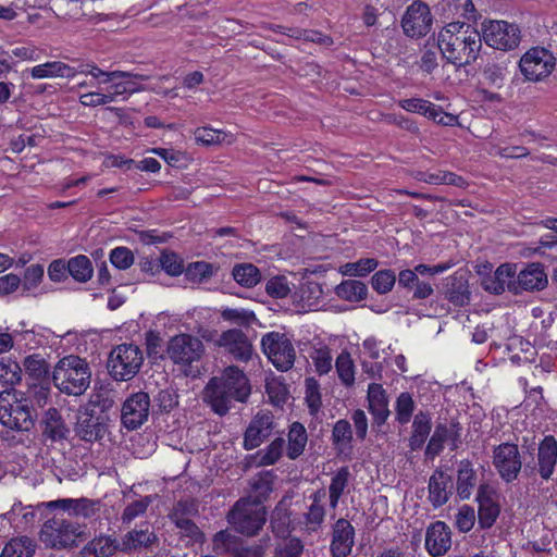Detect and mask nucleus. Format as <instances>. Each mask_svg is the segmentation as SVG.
<instances>
[{"instance_id": "1", "label": "nucleus", "mask_w": 557, "mask_h": 557, "mask_svg": "<svg viewBox=\"0 0 557 557\" xmlns=\"http://www.w3.org/2000/svg\"><path fill=\"white\" fill-rule=\"evenodd\" d=\"M251 388L245 373L235 366L212 377L203 389V401L219 416H225L234 401L245 403Z\"/></svg>"}, {"instance_id": "2", "label": "nucleus", "mask_w": 557, "mask_h": 557, "mask_svg": "<svg viewBox=\"0 0 557 557\" xmlns=\"http://www.w3.org/2000/svg\"><path fill=\"white\" fill-rule=\"evenodd\" d=\"M438 48L443 57L455 65L474 62L481 49V34L470 24L453 22L438 34Z\"/></svg>"}, {"instance_id": "3", "label": "nucleus", "mask_w": 557, "mask_h": 557, "mask_svg": "<svg viewBox=\"0 0 557 557\" xmlns=\"http://www.w3.org/2000/svg\"><path fill=\"white\" fill-rule=\"evenodd\" d=\"M53 385L69 396H81L91 382V368L86 359L76 355L61 358L52 371Z\"/></svg>"}, {"instance_id": "4", "label": "nucleus", "mask_w": 557, "mask_h": 557, "mask_svg": "<svg viewBox=\"0 0 557 557\" xmlns=\"http://www.w3.org/2000/svg\"><path fill=\"white\" fill-rule=\"evenodd\" d=\"M234 530L246 536H255L267 522V509L251 497L240 498L227 513Z\"/></svg>"}, {"instance_id": "5", "label": "nucleus", "mask_w": 557, "mask_h": 557, "mask_svg": "<svg viewBox=\"0 0 557 557\" xmlns=\"http://www.w3.org/2000/svg\"><path fill=\"white\" fill-rule=\"evenodd\" d=\"M144 362L141 349L134 344H122L109 355V374L120 382L132 380L140 370Z\"/></svg>"}, {"instance_id": "6", "label": "nucleus", "mask_w": 557, "mask_h": 557, "mask_svg": "<svg viewBox=\"0 0 557 557\" xmlns=\"http://www.w3.org/2000/svg\"><path fill=\"white\" fill-rule=\"evenodd\" d=\"M83 533L78 523L54 516L44 523L39 539L46 547L61 549L76 545Z\"/></svg>"}, {"instance_id": "7", "label": "nucleus", "mask_w": 557, "mask_h": 557, "mask_svg": "<svg viewBox=\"0 0 557 557\" xmlns=\"http://www.w3.org/2000/svg\"><path fill=\"white\" fill-rule=\"evenodd\" d=\"M481 41L494 49L510 51L519 47L521 29L515 23L503 20L484 21L481 26Z\"/></svg>"}, {"instance_id": "8", "label": "nucleus", "mask_w": 557, "mask_h": 557, "mask_svg": "<svg viewBox=\"0 0 557 557\" xmlns=\"http://www.w3.org/2000/svg\"><path fill=\"white\" fill-rule=\"evenodd\" d=\"M0 423L21 432L29 431L34 426L29 406L17 399L15 392L0 393Z\"/></svg>"}, {"instance_id": "9", "label": "nucleus", "mask_w": 557, "mask_h": 557, "mask_svg": "<svg viewBox=\"0 0 557 557\" xmlns=\"http://www.w3.org/2000/svg\"><path fill=\"white\" fill-rule=\"evenodd\" d=\"M170 360L181 367H191L205 355V345L198 337L182 333L171 337L166 345Z\"/></svg>"}, {"instance_id": "10", "label": "nucleus", "mask_w": 557, "mask_h": 557, "mask_svg": "<svg viewBox=\"0 0 557 557\" xmlns=\"http://www.w3.org/2000/svg\"><path fill=\"white\" fill-rule=\"evenodd\" d=\"M263 352L278 371H288L293 368L296 351L290 339L282 333L270 332L262 336Z\"/></svg>"}, {"instance_id": "11", "label": "nucleus", "mask_w": 557, "mask_h": 557, "mask_svg": "<svg viewBox=\"0 0 557 557\" xmlns=\"http://www.w3.org/2000/svg\"><path fill=\"white\" fill-rule=\"evenodd\" d=\"M555 64V57L544 48L530 49L519 62L521 73L531 82L543 81L552 73Z\"/></svg>"}, {"instance_id": "12", "label": "nucleus", "mask_w": 557, "mask_h": 557, "mask_svg": "<svg viewBox=\"0 0 557 557\" xmlns=\"http://www.w3.org/2000/svg\"><path fill=\"white\" fill-rule=\"evenodd\" d=\"M432 23L433 17L429 5L421 0H416L407 8L401 27L407 36L419 38L430 32Z\"/></svg>"}, {"instance_id": "13", "label": "nucleus", "mask_w": 557, "mask_h": 557, "mask_svg": "<svg viewBox=\"0 0 557 557\" xmlns=\"http://www.w3.org/2000/svg\"><path fill=\"white\" fill-rule=\"evenodd\" d=\"M493 465L504 481L509 483L516 480L522 468L518 446L511 443L496 446L493 451Z\"/></svg>"}, {"instance_id": "14", "label": "nucleus", "mask_w": 557, "mask_h": 557, "mask_svg": "<svg viewBox=\"0 0 557 557\" xmlns=\"http://www.w3.org/2000/svg\"><path fill=\"white\" fill-rule=\"evenodd\" d=\"M150 398L145 392L132 394L121 409V421L128 430L141 426L149 417Z\"/></svg>"}, {"instance_id": "15", "label": "nucleus", "mask_w": 557, "mask_h": 557, "mask_svg": "<svg viewBox=\"0 0 557 557\" xmlns=\"http://www.w3.org/2000/svg\"><path fill=\"white\" fill-rule=\"evenodd\" d=\"M121 552L124 554H133L140 552H152L159 546V537L154 533L150 523L145 522L140 528L127 531L121 537Z\"/></svg>"}, {"instance_id": "16", "label": "nucleus", "mask_w": 557, "mask_h": 557, "mask_svg": "<svg viewBox=\"0 0 557 557\" xmlns=\"http://www.w3.org/2000/svg\"><path fill=\"white\" fill-rule=\"evenodd\" d=\"M445 443H449L451 450L460 447L462 443L461 426L458 422L438 423L435 426L425 448V457L433 459L438 456L443 451Z\"/></svg>"}, {"instance_id": "17", "label": "nucleus", "mask_w": 557, "mask_h": 557, "mask_svg": "<svg viewBox=\"0 0 557 557\" xmlns=\"http://www.w3.org/2000/svg\"><path fill=\"white\" fill-rule=\"evenodd\" d=\"M274 417L270 411H259L250 421L245 435L244 447L248 450L259 447L272 435Z\"/></svg>"}, {"instance_id": "18", "label": "nucleus", "mask_w": 557, "mask_h": 557, "mask_svg": "<svg viewBox=\"0 0 557 557\" xmlns=\"http://www.w3.org/2000/svg\"><path fill=\"white\" fill-rule=\"evenodd\" d=\"M237 361L247 362L252 357V344L248 336L239 329L223 332L216 341Z\"/></svg>"}, {"instance_id": "19", "label": "nucleus", "mask_w": 557, "mask_h": 557, "mask_svg": "<svg viewBox=\"0 0 557 557\" xmlns=\"http://www.w3.org/2000/svg\"><path fill=\"white\" fill-rule=\"evenodd\" d=\"M557 462V441L554 436L548 435L543 438L539 445L537 463L535 466L525 465L524 472L528 475H532L535 471L539 472L543 480H549L554 473V469Z\"/></svg>"}, {"instance_id": "20", "label": "nucleus", "mask_w": 557, "mask_h": 557, "mask_svg": "<svg viewBox=\"0 0 557 557\" xmlns=\"http://www.w3.org/2000/svg\"><path fill=\"white\" fill-rule=\"evenodd\" d=\"M476 502L479 505V524L482 529H488L495 523L500 511L494 487L487 483L480 484L476 493Z\"/></svg>"}, {"instance_id": "21", "label": "nucleus", "mask_w": 557, "mask_h": 557, "mask_svg": "<svg viewBox=\"0 0 557 557\" xmlns=\"http://www.w3.org/2000/svg\"><path fill=\"white\" fill-rule=\"evenodd\" d=\"M451 547L450 528L443 521L431 523L425 533V549L433 557L444 556Z\"/></svg>"}, {"instance_id": "22", "label": "nucleus", "mask_w": 557, "mask_h": 557, "mask_svg": "<svg viewBox=\"0 0 557 557\" xmlns=\"http://www.w3.org/2000/svg\"><path fill=\"white\" fill-rule=\"evenodd\" d=\"M428 499L434 508L444 506L453 495L454 484L451 476L443 469L434 470L429 479Z\"/></svg>"}, {"instance_id": "23", "label": "nucleus", "mask_w": 557, "mask_h": 557, "mask_svg": "<svg viewBox=\"0 0 557 557\" xmlns=\"http://www.w3.org/2000/svg\"><path fill=\"white\" fill-rule=\"evenodd\" d=\"M548 280L541 263L528 264L517 275V285L511 287V293L518 295L523 290H542L547 286Z\"/></svg>"}, {"instance_id": "24", "label": "nucleus", "mask_w": 557, "mask_h": 557, "mask_svg": "<svg viewBox=\"0 0 557 557\" xmlns=\"http://www.w3.org/2000/svg\"><path fill=\"white\" fill-rule=\"evenodd\" d=\"M355 543V529L346 519H338L333 525L331 553L333 557H347Z\"/></svg>"}, {"instance_id": "25", "label": "nucleus", "mask_w": 557, "mask_h": 557, "mask_svg": "<svg viewBox=\"0 0 557 557\" xmlns=\"http://www.w3.org/2000/svg\"><path fill=\"white\" fill-rule=\"evenodd\" d=\"M74 431L82 441L95 442L106 435L107 424L103 417L85 411L77 416Z\"/></svg>"}, {"instance_id": "26", "label": "nucleus", "mask_w": 557, "mask_h": 557, "mask_svg": "<svg viewBox=\"0 0 557 557\" xmlns=\"http://www.w3.org/2000/svg\"><path fill=\"white\" fill-rule=\"evenodd\" d=\"M367 398L374 424L377 426L383 425L391 414L386 391L381 384L371 383L368 387Z\"/></svg>"}, {"instance_id": "27", "label": "nucleus", "mask_w": 557, "mask_h": 557, "mask_svg": "<svg viewBox=\"0 0 557 557\" xmlns=\"http://www.w3.org/2000/svg\"><path fill=\"white\" fill-rule=\"evenodd\" d=\"M445 298L456 307H465L470 302V290L466 274L458 271L446 278Z\"/></svg>"}, {"instance_id": "28", "label": "nucleus", "mask_w": 557, "mask_h": 557, "mask_svg": "<svg viewBox=\"0 0 557 557\" xmlns=\"http://www.w3.org/2000/svg\"><path fill=\"white\" fill-rule=\"evenodd\" d=\"M121 552V543L116 537L100 534L89 541L81 550V557H111Z\"/></svg>"}, {"instance_id": "29", "label": "nucleus", "mask_w": 557, "mask_h": 557, "mask_svg": "<svg viewBox=\"0 0 557 557\" xmlns=\"http://www.w3.org/2000/svg\"><path fill=\"white\" fill-rule=\"evenodd\" d=\"M42 435L51 442H61L67 438L70 429L55 408H49L42 419Z\"/></svg>"}, {"instance_id": "30", "label": "nucleus", "mask_w": 557, "mask_h": 557, "mask_svg": "<svg viewBox=\"0 0 557 557\" xmlns=\"http://www.w3.org/2000/svg\"><path fill=\"white\" fill-rule=\"evenodd\" d=\"M476 485V473L471 461L460 460L457 469L456 491L461 499H469Z\"/></svg>"}, {"instance_id": "31", "label": "nucleus", "mask_w": 557, "mask_h": 557, "mask_svg": "<svg viewBox=\"0 0 557 557\" xmlns=\"http://www.w3.org/2000/svg\"><path fill=\"white\" fill-rule=\"evenodd\" d=\"M76 74L77 70L74 66H70L60 61L46 62L30 70L32 77L37 79L52 77L73 78Z\"/></svg>"}, {"instance_id": "32", "label": "nucleus", "mask_w": 557, "mask_h": 557, "mask_svg": "<svg viewBox=\"0 0 557 557\" xmlns=\"http://www.w3.org/2000/svg\"><path fill=\"white\" fill-rule=\"evenodd\" d=\"M350 471L348 467L339 468L331 479L329 486L330 507L335 509L341 497L346 493L349 486Z\"/></svg>"}, {"instance_id": "33", "label": "nucleus", "mask_w": 557, "mask_h": 557, "mask_svg": "<svg viewBox=\"0 0 557 557\" xmlns=\"http://www.w3.org/2000/svg\"><path fill=\"white\" fill-rule=\"evenodd\" d=\"M36 548L37 544L33 539L15 537L5 544L0 557H33Z\"/></svg>"}, {"instance_id": "34", "label": "nucleus", "mask_w": 557, "mask_h": 557, "mask_svg": "<svg viewBox=\"0 0 557 557\" xmlns=\"http://www.w3.org/2000/svg\"><path fill=\"white\" fill-rule=\"evenodd\" d=\"M335 293L344 300L358 302L366 299L368 295V287L361 281L346 280L336 286Z\"/></svg>"}, {"instance_id": "35", "label": "nucleus", "mask_w": 557, "mask_h": 557, "mask_svg": "<svg viewBox=\"0 0 557 557\" xmlns=\"http://www.w3.org/2000/svg\"><path fill=\"white\" fill-rule=\"evenodd\" d=\"M306 429L298 422L292 424L288 433L287 456L289 459L298 458L307 444Z\"/></svg>"}, {"instance_id": "36", "label": "nucleus", "mask_w": 557, "mask_h": 557, "mask_svg": "<svg viewBox=\"0 0 557 557\" xmlns=\"http://www.w3.org/2000/svg\"><path fill=\"white\" fill-rule=\"evenodd\" d=\"M69 274L77 282H87L91 278L94 268L88 257L78 255L67 261Z\"/></svg>"}, {"instance_id": "37", "label": "nucleus", "mask_w": 557, "mask_h": 557, "mask_svg": "<svg viewBox=\"0 0 557 557\" xmlns=\"http://www.w3.org/2000/svg\"><path fill=\"white\" fill-rule=\"evenodd\" d=\"M152 499L151 495H147L128 503L121 515L122 524L128 527L135 519L144 516Z\"/></svg>"}, {"instance_id": "38", "label": "nucleus", "mask_w": 557, "mask_h": 557, "mask_svg": "<svg viewBox=\"0 0 557 557\" xmlns=\"http://www.w3.org/2000/svg\"><path fill=\"white\" fill-rule=\"evenodd\" d=\"M234 280L242 286L253 287L261 278L259 269L251 263L236 264L232 271Z\"/></svg>"}, {"instance_id": "39", "label": "nucleus", "mask_w": 557, "mask_h": 557, "mask_svg": "<svg viewBox=\"0 0 557 557\" xmlns=\"http://www.w3.org/2000/svg\"><path fill=\"white\" fill-rule=\"evenodd\" d=\"M251 491L252 495L249 497H251L253 502H259L263 505V502L268 499L273 491V475L270 472L257 475L252 481Z\"/></svg>"}, {"instance_id": "40", "label": "nucleus", "mask_w": 557, "mask_h": 557, "mask_svg": "<svg viewBox=\"0 0 557 557\" xmlns=\"http://www.w3.org/2000/svg\"><path fill=\"white\" fill-rule=\"evenodd\" d=\"M416 408V403L408 392H403L398 395L395 404V419L405 425L411 420L412 413Z\"/></svg>"}, {"instance_id": "41", "label": "nucleus", "mask_w": 557, "mask_h": 557, "mask_svg": "<svg viewBox=\"0 0 557 557\" xmlns=\"http://www.w3.org/2000/svg\"><path fill=\"white\" fill-rule=\"evenodd\" d=\"M198 515V503L195 499H181L169 513V518L172 522H177L178 520H193Z\"/></svg>"}, {"instance_id": "42", "label": "nucleus", "mask_w": 557, "mask_h": 557, "mask_svg": "<svg viewBox=\"0 0 557 557\" xmlns=\"http://www.w3.org/2000/svg\"><path fill=\"white\" fill-rule=\"evenodd\" d=\"M289 523L288 510L280 503L271 515L270 528L275 535L284 536L288 532Z\"/></svg>"}, {"instance_id": "43", "label": "nucleus", "mask_w": 557, "mask_h": 557, "mask_svg": "<svg viewBox=\"0 0 557 557\" xmlns=\"http://www.w3.org/2000/svg\"><path fill=\"white\" fill-rule=\"evenodd\" d=\"M216 268L205 261L190 263L185 270V276L193 283H201L214 275Z\"/></svg>"}, {"instance_id": "44", "label": "nucleus", "mask_w": 557, "mask_h": 557, "mask_svg": "<svg viewBox=\"0 0 557 557\" xmlns=\"http://www.w3.org/2000/svg\"><path fill=\"white\" fill-rule=\"evenodd\" d=\"M23 364L26 373L37 380L48 376L50 372L49 363L37 354L26 357Z\"/></svg>"}, {"instance_id": "45", "label": "nucleus", "mask_w": 557, "mask_h": 557, "mask_svg": "<svg viewBox=\"0 0 557 557\" xmlns=\"http://www.w3.org/2000/svg\"><path fill=\"white\" fill-rule=\"evenodd\" d=\"M239 546L238 537L227 530L218 532L213 537V550L216 554L231 553L233 555Z\"/></svg>"}, {"instance_id": "46", "label": "nucleus", "mask_w": 557, "mask_h": 557, "mask_svg": "<svg viewBox=\"0 0 557 557\" xmlns=\"http://www.w3.org/2000/svg\"><path fill=\"white\" fill-rule=\"evenodd\" d=\"M173 523L180 530V536L187 539V545L203 543L205 533L193 520H178Z\"/></svg>"}, {"instance_id": "47", "label": "nucleus", "mask_w": 557, "mask_h": 557, "mask_svg": "<svg viewBox=\"0 0 557 557\" xmlns=\"http://www.w3.org/2000/svg\"><path fill=\"white\" fill-rule=\"evenodd\" d=\"M396 282V274L392 270H381L371 277L372 288L381 294H387L392 290Z\"/></svg>"}, {"instance_id": "48", "label": "nucleus", "mask_w": 557, "mask_h": 557, "mask_svg": "<svg viewBox=\"0 0 557 557\" xmlns=\"http://www.w3.org/2000/svg\"><path fill=\"white\" fill-rule=\"evenodd\" d=\"M398 106L408 112L419 113L426 117L436 110V104L420 98L401 99L398 101Z\"/></svg>"}, {"instance_id": "49", "label": "nucleus", "mask_w": 557, "mask_h": 557, "mask_svg": "<svg viewBox=\"0 0 557 557\" xmlns=\"http://www.w3.org/2000/svg\"><path fill=\"white\" fill-rule=\"evenodd\" d=\"M332 440L333 444L338 448L349 446L352 440V430L350 423L347 420L341 419L334 424L332 431Z\"/></svg>"}, {"instance_id": "50", "label": "nucleus", "mask_w": 557, "mask_h": 557, "mask_svg": "<svg viewBox=\"0 0 557 557\" xmlns=\"http://www.w3.org/2000/svg\"><path fill=\"white\" fill-rule=\"evenodd\" d=\"M44 277V267L41 264H30L26 268L21 286L23 293H29L37 288Z\"/></svg>"}, {"instance_id": "51", "label": "nucleus", "mask_w": 557, "mask_h": 557, "mask_svg": "<svg viewBox=\"0 0 557 557\" xmlns=\"http://www.w3.org/2000/svg\"><path fill=\"white\" fill-rule=\"evenodd\" d=\"M101 502L99 499L77 498L75 499L73 516L92 518L100 512Z\"/></svg>"}, {"instance_id": "52", "label": "nucleus", "mask_w": 557, "mask_h": 557, "mask_svg": "<svg viewBox=\"0 0 557 557\" xmlns=\"http://www.w3.org/2000/svg\"><path fill=\"white\" fill-rule=\"evenodd\" d=\"M354 362L348 354H341L336 359V370L344 385L351 386L355 382Z\"/></svg>"}, {"instance_id": "53", "label": "nucleus", "mask_w": 557, "mask_h": 557, "mask_svg": "<svg viewBox=\"0 0 557 557\" xmlns=\"http://www.w3.org/2000/svg\"><path fill=\"white\" fill-rule=\"evenodd\" d=\"M450 10L468 22L475 23L481 17L472 0H453Z\"/></svg>"}, {"instance_id": "54", "label": "nucleus", "mask_w": 557, "mask_h": 557, "mask_svg": "<svg viewBox=\"0 0 557 557\" xmlns=\"http://www.w3.org/2000/svg\"><path fill=\"white\" fill-rule=\"evenodd\" d=\"M304 550L301 541L297 537L285 539L277 544L274 557H300Z\"/></svg>"}, {"instance_id": "55", "label": "nucleus", "mask_w": 557, "mask_h": 557, "mask_svg": "<svg viewBox=\"0 0 557 557\" xmlns=\"http://www.w3.org/2000/svg\"><path fill=\"white\" fill-rule=\"evenodd\" d=\"M321 500V491L317 492L313 495V503L309 507L308 512L306 513L307 524L310 525L311 530H315L324 520L325 509L323 505L320 503Z\"/></svg>"}, {"instance_id": "56", "label": "nucleus", "mask_w": 557, "mask_h": 557, "mask_svg": "<svg viewBox=\"0 0 557 557\" xmlns=\"http://www.w3.org/2000/svg\"><path fill=\"white\" fill-rule=\"evenodd\" d=\"M22 379V369L17 362H0V382L5 385H15Z\"/></svg>"}, {"instance_id": "57", "label": "nucleus", "mask_w": 557, "mask_h": 557, "mask_svg": "<svg viewBox=\"0 0 557 557\" xmlns=\"http://www.w3.org/2000/svg\"><path fill=\"white\" fill-rule=\"evenodd\" d=\"M159 264L162 270L172 276H177L183 272V262L175 252L163 251L159 257Z\"/></svg>"}, {"instance_id": "58", "label": "nucleus", "mask_w": 557, "mask_h": 557, "mask_svg": "<svg viewBox=\"0 0 557 557\" xmlns=\"http://www.w3.org/2000/svg\"><path fill=\"white\" fill-rule=\"evenodd\" d=\"M284 440L281 437L275 438L260 456V466L274 465L282 456L284 449Z\"/></svg>"}, {"instance_id": "59", "label": "nucleus", "mask_w": 557, "mask_h": 557, "mask_svg": "<svg viewBox=\"0 0 557 557\" xmlns=\"http://www.w3.org/2000/svg\"><path fill=\"white\" fill-rule=\"evenodd\" d=\"M221 317L225 321H230L239 325H248L256 320L255 313L245 309L225 308L221 312Z\"/></svg>"}, {"instance_id": "60", "label": "nucleus", "mask_w": 557, "mask_h": 557, "mask_svg": "<svg viewBox=\"0 0 557 557\" xmlns=\"http://www.w3.org/2000/svg\"><path fill=\"white\" fill-rule=\"evenodd\" d=\"M496 281L500 282L502 285H505L509 292H511V287L517 285V268L515 264L504 263L500 264L495 271Z\"/></svg>"}, {"instance_id": "61", "label": "nucleus", "mask_w": 557, "mask_h": 557, "mask_svg": "<svg viewBox=\"0 0 557 557\" xmlns=\"http://www.w3.org/2000/svg\"><path fill=\"white\" fill-rule=\"evenodd\" d=\"M265 292L275 298H285L290 293V287L285 276H274L267 282Z\"/></svg>"}, {"instance_id": "62", "label": "nucleus", "mask_w": 557, "mask_h": 557, "mask_svg": "<svg viewBox=\"0 0 557 557\" xmlns=\"http://www.w3.org/2000/svg\"><path fill=\"white\" fill-rule=\"evenodd\" d=\"M110 261L115 268L125 270L134 263V255L126 247H116L110 253Z\"/></svg>"}, {"instance_id": "63", "label": "nucleus", "mask_w": 557, "mask_h": 557, "mask_svg": "<svg viewBox=\"0 0 557 557\" xmlns=\"http://www.w3.org/2000/svg\"><path fill=\"white\" fill-rule=\"evenodd\" d=\"M432 429L431 414L428 411H419L412 422V433L418 436L428 438Z\"/></svg>"}, {"instance_id": "64", "label": "nucleus", "mask_w": 557, "mask_h": 557, "mask_svg": "<svg viewBox=\"0 0 557 557\" xmlns=\"http://www.w3.org/2000/svg\"><path fill=\"white\" fill-rule=\"evenodd\" d=\"M178 396L172 388L161 389L154 398L157 406L162 412H170L178 405Z\"/></svg>"}]
</instances>
